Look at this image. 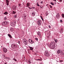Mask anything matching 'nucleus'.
Returning a JSON list of instances; mask_svg holds the SVG:
<instances>
[{"label":"nucleus","instance_id":"35","mask_svg":"<svg viewBox=\"0 0 64 64\" xmlns=\"http://www.w3.org/2000/svg\"><path fill=\"white\" fill-rule=\"evenodd\" d=\"M49 6H50V8H52V6H51V5H50Z\"/></svg>","mask_w":64,"mask_h":64},{"label":"nucleus","instance_id":"9","mask_svg":"<svg viewBox=\"0 0 64 64\" xmlns=\"http://www.w3.org/2000/svg\"><path fill=\"white\" fill-rule=\"evenodd\" d=\"M56 17L57 18H58V19H59V18H60L61 17V16H60V15H59V13L57 15H56Z\"/></svg>","mask_w":64,"mask_h":64},{"label":"nucleus","instance_id":"18","mask_svg":"<svg viewBox=\"0 0 64 64\" xmlns=\"http://www.w3.org/2000/svg\"><path fill=\"white\" fill-rule=\"evenodd\" d=\"M10 31H11L12 32L14 31V29L13 28H10Z\"/></svg>","mask_w":64,"mask_h":64},{"label":"nucleus","instance_id":"42","mask_svg":"<svg viewBox=\"0 0 64 64\" xmlns=\"http://www.w3.org/2000/svg\"><path fill=\"white\" fill-rule=\"evenodd\" d=\"M14 60L15 62L17 61V60H16V59H14Z\"/></svg>","mask_w":64,"mask_h":64},{"label":"nucleus","instance_id":"57","mask_svg":"<svg viewBox=\"0 0 64 64\" xmlns=\"http://www.w3.org/2000/svg\"><path fill=\"white\" fill-rule=\"evenodd\" d=\"M1 47H2V48L3 47V46H1Z\"/></svg>","mask_w":64,"mask_h":64},{"label":"nucleus","instance_id":"62","mask_svg":"<svg viewBox=\"0 0 64 64\" xmlns=\"http://www.w3.org/2000/svg\"><path fill=\"white\" fill-rule=\"evenodd\" d=\"M56 61H57V60H56Z\"/></svg>","mask_w":64,"mask_h":64},{"label":"nucleus","instance_id":"2","mask_svg":"<svg viewBox=\"0 0 64 64\" xmlns=\"http://www.w3.org/2000/svg\"><path fill=\"white\" fill-rule=\"evenodd\" d=\"M11 47L13 49H16L18 47V45L15 44H12L11 45Z\"/></svg>","mask_w":64,"mask_h":64},{"label":"nucleus","instance_id":"49","mask_svg":"<svg viewBox=\"0 0 64 64\" xmlns=\"http://www.w3.org/2000/svg\"><path fill=\"white\" fill-rule=\"evenodd\" d=\"M54 4H56V2H55L54 3Z\"/></svg>","mask_w":64,"mask_h":64},{"label":"nucleus","instance_id":"26","mask_svg":"<svg viewBox=\"0 0 64 64\" xmlns=\"http://www.w3.org/2000/svg\"><path fill=\"white\" fill-rule=\"evenodd\" d=\"M40 17L41 18L42 20L43 21H44V20L43 19V17H42V16H40Z\"/></svg>","mask_w":64,"mask_h":64},{"label":"nucleus","instance_id":"48","mask_svg":"<svg viewBox=\"0 0 64 64\" xmlns=\"http://www.w3.org/2000/svg\"><path fill=\"white\" fill-rule=\"evenodd\" d=\"M49 36H48V39H49Z\"/></svg>","mask_w":64,"mask_h":64},{"label":"nucleus","instance_id":"63","mask_svg":"<svg viewBox=\"0 0 64 64\" xmlns=\"http://www.w3.org/2000/svg\"><path fill=\"white\" fill-rule=\"evenodd\" d=\"M24 58H25V57H24Z\"/></svg>","mask_w":64,"mask_h":64},{"label":"nucleus","instance_id":"17","mask_svg":"<svg viewBox=\"0 0 64 64\" xmlns=\"http://www.w3.org/2000/svg\"><path fill=\"white\" fill-rule=\"evenodd\" d=\"M54 40L55 41L56 44H56V45H57V42H58V40H57V39H54Z\"/></svg>","mask_w":64,"mask_h":64},{"label":"nucleus","instance_id":"4","mask_svg":"<svg viewBox=\"0 0 64 64\" xmlns=\"http://www.w3.org/2000/svg\"><path fill=\"white\" fill-rule=\"evenodd\" d=\"M8 23V22H7L4 21V22H3L2 23V25L4 26H6Z\"/></svg>","mask_w":64,"mask_h":64},{"label":"nucleus","instance_id":"38","mask_svg":"<svg viewBox=\"0 0 64 64\" xmlns=\"http://www.w3.org/2000/svg\"><path fill=\"white\" fill-rule=\"evenodd\" d=\"M7 58V59H8V60H10V58L9 57H8Z\"/></svg>","mask_w":64,"mask_h":64},{"label":"nucleus","instance_id":"58","mask_svg":"<svg viewBox=\"0 0 64 64\" xmlns=\"http://www.w3.org/2000/svg\"><path fill=\"white\" fill-rule=\"evenodd\" d=\"M0 8H1V7H0Z\"/></svg>","mask_w":64,"mask_h":64},{"label":"nucleus","instance_id":"12","mask_svg":"<svg viewBox=\"0 0 64 64\" xmlns=\"http://www.w3.org/2000/svg\"><path fill=\"white\" fill-rule=\"evenodd\" d=\"M27 62L28 63H29L30 64H31L32 62H31V60H28L27 62Z\"/></svg>","mask_w":64,"mask_h":64},{"label":"nucleus","instance_id":"45","mask_svg":"<svg viewBox=\"0 0 64 64\" xmlns=\"http://www.w3.org/2000/svg\"><path fill=\"white\" fill-rule=\"evenodd\" d=\"M18 43L19 44H20V41H18Z\"/></svg>","mask_w":64,"mask_h":64},{"label":"nucleus","instance_id":"46","mask_svg":"<svg viewBox=\"0 0 64 64\" xmlns=\"http://www.w3.org/2000/svg\"><path fill=\"white\" fill-rule=\"evenodd\" d=\"M53 1H55V2H56V0H53Z\"/></svg>","mask_w":64,"mask_h":64},{"label":"nucleus","instance_id":"15","mask_svg":"<svg viewBox=\"0 0 64 64\" xmlns=\"http://www.w3.org/2000/svg\"><path fill=\"white\" fill-rule=\"evenodd\" d=\"M12 9L14 10H15L16 9V6H14L12 7Z\"/></svg>","mask_w":64,"mask_h":64},{"label":"nucleus","instance_id":"43","mask_svg":"<svg viewBox=\"0 0 64 64\" xmlns=\"http://www.w3.org/2000/svg\"><path fill=\"white\" fill-rule=\"evenodd\" d=\"M21 4H18L19 6H21Z\"/></svg>","mask_w":64,"mask_h":64},{"label":"nucleus","instance_id":"50","mask_svg":"<svg viewBox=\"0 0 64 64\" xmlns=\"http://www.w3.org/2000/svg\"><path fill=\"white\" fill-rule=\"evenodd\" d=\"M15 58H14L13 59V60H14Z\"/></svg>","mask_w":64,"mask_h":64},{"label":"nucleus","instance_id":"10","mask_svg":"<svg viewBox=\"0 0 64 64\" xmlns=\"http://www.w3.org/2000/svg\"><path fill=\"white\" fill-rule=\"evenodd\" d=\"M62 50H58L57 51V53L58 54H59L60 53H62Z\"/></svg>","mask_w":64,"mask_h":64},{"label":"nucleus","instance_id":"21","mask_svg":"<svg viewBox=\"0 0 64 64\" xmlns=\"http://www.w3.org/2000/svg\"><path fill=\"white\" fill-rule=\"evenodd\" d=\"M33 16H34L35 15V12H34L32 13Z\"/></svg>","mask_w":64,"mask_h":64},{"label":"nucleus","instance_id":"13","mask_svg":"<svg viewBox=\"0 0 64 64\" xmlns=\"http://www.w3.org/2000/svg\"><path fill=\"white\" fill-rule=\"evenodd\" d=\"M6 3L7 4V5L8 6L9 5V1L8 0H6Z\"/></svg>","mask_w":64,"mask_h":64},{"label":"nucleus","instance_id":"28","mask_svg":"<svg viewBox=\"0 0 64 64\" xmlns=\"http://www.w3.org/2000/svg\"><path fill=\"white\" fill-rule=\"evenodd\" d=\"M17 17V15H15L14 16V18H16Z\"/></svg>","mask_w":64,"mask_h":64},{"label":"nucleus","instance_id":"3","mask_svg":"<svg viewBox=\"0 0 64 64\" xmlns=\"http://www.w3.org/2000/svg\"><path fill=\"white\" fill-rule=\"evenodd\" d=\"M44 55L46 57H49L50 56V54L48 52L46 51L44 54Z\"/></svg>","mask_w":64,"mask_h":64},{"label":"nucleus","instance_id":"47","mask_svg":"<svg viewBox=\"0 0 64 64\" xmlns=\"http://www.w3.org/2000/svg\"><path fill=\"white\" fill-rule=\"evenodd\" d=\"M40 7L41 9H42H42H43V8H42V7H41V6H40Z\"/></svg>","mask_w":64,"mask_h":64},{"label":"nucleus","instance_id":"20","mask_svg":"<svg viewBox=\"0 0 64 64\" xmlns=\"http://www.w3.org/2000/svg\"><path fill=\"white\" fill-rule=\"evenodd\" d=\"M29 48H30V50H33V48L31 47H29Z\"/></svg>","mask_w":64,"mask_h":64},{"label":"nucleus","instance_id":"33","mask_svg":"<svg viewBox=\"0 0 64 64\" xmlns=\"http://www.w3.org/2000/svg\"><path fill=\"white\" fill-rule=\"evenodd\" d=\"M31 39H29V40H28V41L29 42H30H30L31 41Z\"/></svg>","mask_w":64,"mask_h":64},{"label":"nucleus","instance_id":"44","mask_svg":"<svg viewBox=\"0 0 64 64\" xmlns=\"http://www.w3.org/2000/svg\"><path fill=\"white\" fill-rule=\"evenodd\" d=\"M32 8H33V9H34V8H35V7H32Z\"/></svg>","mask_w":64,"mask_h":64},{"label":"nucleus","instance_id":"8","mask_svg":"<svg viewBox=\"0 0 64 64\" xmlns=\"http://www.w3.org/2000/svg\"><path fill=\"white\" fill-rule=\"evenodd\" d=\"M23 42H24V43H25V45H27V42L26 41V40L25 38H24L23 39Z\"/></svg>","mask_w":64,"mask_h":64},{"label":"nucleus","instance_id":"25","mask_svg":"<svg viewBox=\"0 0 64 64\" xmlns=\"http://www.w3.org/2000/svg\"><path fill=\"white\" fill-rule=\"evenodd\" d=\"M62 18H64V14H62Z\"/></svg>","mask_w":64,"mask_h":64},{"label":"nucleus","instance_id":"37","mask_svg":"<svg viewBox=\"0 0 64 64\" xmlns=\"http://www.w3.org/2000/svg\"><path fill=\"white\" fill-rule=\"evenodd\" d=\"M62 0H59V1L60 2H62Z\"/></svg>","mask_w":64,"mask_h":64},{"label":"nucleus","instance_id":"55","mask_svg":"<svg viewBox=\"0 0 64 64\" xmlns=\"http://www.w3.org/2000/svg\"><path fill=\"white\" fill-rule=\"evenodd\" d=\"M4 64H7V63H5Z\"/></svg>","mask_w":64,"mask_h":64},{"label":"nucleus","instance_id":"31","mask_svg":"<svg viewBox=\"0 0 64 64\" xmlns=\"http://www.w3.org/2000/svg\"><path fill=\"white\" fill-rule=\"evenodd\" d=\"M36 5L38 6H40V5H39V4H38V2H37L36 3Z\"/></svg>","mask_w":64,"mask_h":64},{"label":"nucleus","instance_id":"11","mask_svg":"<svg viewBox=\"0 0 64 64\" xmlns=\"http://www.w3.org/2000/svg\"><path fill=\"white\" fill-rule=\"evenodd\" d=\"M36 33L38 34V35L39 36H41V33L40 32L38 31V32H37Z\"/></svg>","mask_w":64,"mask_h":64},{"label":"nucleus","instance_id":"1","mask_svg":"<svg viewBox=\"0 0 64 64\" xmlns=\"http://www.w3.org/2000/svg\"><path fill=\"white\" fill-rule=\"evenodd\" d=\"M49 47L52 49H56V47L55 46L54 41H52L49 45Z\"/></svg>","mask_w":64,"mask_h":64},{"label":"nucleus","instance_id":"32","mask_svg":"<svg viewBox=\"0 0 64 64\" xmlns=\"http://www.w3.org/2000/svg\"><path fill=\"white\" fill-rule=\"evenodd\" d=\"M40 3L41 4H43V3H44V2L43 1H42L40 2Z\"/></svg>","mask_w":64,"mask_h":64},{"label":"nucleus","instance_id":"24","mask_svg":"<svg viewBox=\"0 0 64 64\" xmlns=\"http://www.w3.org/2000/svg\"><path fill=\"white\" fill-rule=\"evenodd\" d=\"M36 61H41V59H36L35 60Z\"/></svg>","mask_w":64,"mask_h":64},{"label":"nucleus","instance_id":"51","mask_svg":"<svg viewBox=\"0 0 64 64\" xmlns=\"http://www.w3.org/2000/svg\"><path fill=\"white\" fill-rule=\"evenodd\" d=\"M40 64H42V63L41 62V63H40Z\"/></svg>","mask_w":64,"mask_h":64},{"label":"nucleus","instance_id":"54","mask_svg":"<svg viewBox=\"0 0 64 64\" xmlns=\"http://www.w3.org/2000/svg\"><path fill=\"white\" fill-rule=\"evenodd\" d=\"M28 8H29V9H30V8L28 7Z\"/></svg>","mask_w":64,"mask_h":64},{"label":"nucleus","instance_id":"52","mask_svg":"<svg viewBox=\"0 0 64 64\" xmlns=\"http://www.w3.org/2000/svg\"><path fill=\"white\" fill-rule=\"evenodd\" d=\"M24 17H25V18H26V16H24Z\"/></svg>","mask_w":64,"mask_h":64},{"label":"nucleus","instance_id":"30","mask_svg":"<svg viewBox=\"0 0 64 64\" xmlns=\"http://www.w3.org/2000/svg\"><path fill=\"white\" fill-rule=\"evenodd\" d=\"M4 20H6L7 19V17H5L4 18Z\"/></svg>","mask_w":64,"mask_h":64},{"label":"nucleus","instance_id":"41","mask_svg":"<svg viewBox=\"0 0 64 64\" xmlns=\"http://www.w3.org/2000/svg\"><path fill=\"white\" fill-rule=\"evenodd\" d=\"M48 27L50 28H51V26H50V25L48 26Z\"/></svg>","mask_w":64,"mask_h":64},{"label":"nucleus","instance_id":"22","mask_svg":"<svg viewBox=\"0 0 64 64\" xmlns=\"http://www.w3.org/2000/svg\"><path fill=\"white\" fill-rule=\"evenodd\" d=\"M34 43V42L31 40V42H30V43H31V44H33V43Z\"/></svg>","mask_w":64,"mask_h":64},{"label":"nucleus","instance_id":"7","mask_svg":"<svg viewBox=\"0 0 64 64\" xmlns=\"http://www.w3.org/2000/svg\"><path fill=\"white\" fill-rule=\"evenodd\" d=\"M15 24V23L14 22H12L10 23V25L12 26H14Z\"/></svg>","mask_w":64,"mask_h":64},{"label":"nucleus","instance_id":"6","mask_svg":"<svg viewBox=\"0 0 64 64\" xmlns=\"http://www.w3.org/2000/svg\"><path fill=\"white\" fill-rule=\"evenodd\" d=\"M3 50L4 52V53H6L7 52V49L5 48H3Z\"/></svg>","mask_w":64,"mask_h":64},{"label":"nucleus","instance_id":"60","mask_svg":"<svg viewBox=\"0 0 64 64\" xmlns=\"http://www.w3.org/2000/svg\"><path fill=\"white\" fill-rule=\"evenodd\" d=\"M42 7H43V6H42Z\"/></svg>","mask_w":64,"mask_h":64},{"label":"nucleus","instance_id":"16","mask_svg":"<svg viewBox=\"0 0 64 64\" xmlns=\"http://www.w3.org/2000/svg\"><path fill=\"white\" fill-rule=\"evenodd\" d=\"M8 36L10 38H12V36L10 34H8Z\"/></svg>","mask_w":64,"mask_h":64},{"label":"nucleus","instance_id":"29","mask_svg":"<svg viewBox=\"0 0 64 64\" xmlns=\"http://www.w3.org/2000/svg\"><path fill=\"white\" fill-rule=\"evenodd\" d=\"M50 4H51V5H52V6L54 5V3L52 2H50Z\"/></svg>","mask_w":64,"mask_h":64},{"label":"nucleus","instance_id":"56","mask_svg":"<svg viewBox=\"0 0 64 64\" xmlns=\"http://www.w3.org/2000/svg\"><path fill=\"white\" fill-rule=\"evenodd\" d=\"M5 55L4 56L5 57Z\"/></svg>","mask_w":64,"mask_h":64},{"label":"nucleus","instance_id":"19","mask_svg":"<svg viewBox=\"0 0 64 64\" xmlns=\"http://www.w3.org/2000/svg\"><path fill=\"white\" fill-rule=\"evenodd\" d=\"M4 14V15H7V14H8V13L7 12H5Z\"/></svg>","mask_w":64,"mask_h":64},{"label":"nucleus","instance_id":"61","mask_svg":"<svg viewBox=\"0 0 64 64\" xmlns=\"http://www.w3.org/2000/svg\"><path fill=\"white\" fill-rule=\"evenodd\" d=\"M19 25L18 26V27H19Z\"/></svg>","mask_w":64,"mask_h":64},{"label":"nucleus","instance_id":"59","mask_svg":"<svg viewBox=\"0 0 64 64\" xmlns=\"http://www.w3.org/2000/svg\"><path fill=\"white\" fill-rule=\"evenodd\" d=\"M24 19H26V18H24Z\"/></svg>","mask_w":64,"mask_h":64},{"label":"nucleus","instance_id":"34","mask_svg":"<svg viewBox=\"0 0 64 64\" xmlns=\"http://www.w3.org/2000/svg\"><path fill=\"white\" fill-rule=\"evenodd\" d=\"M63 62V61L62 60H61L59 62L60 63H61V62Z\"/></svg>","mask_w":64,"mask_h":64},{"label":"nucleus","instance_id":"5","mask_svg":"<svg viewBox=\"0 0 64 64\" xmlns=\"http://www.w3.org/2000/svg\"><path fill=\"white\" fill-rule=\"evenodd\" d=\"M38 25L39 26L41 25L42 24V22H41V21L40 20H39L38 21Z\"/></svg>","mask_w":64,"mask_h":64},{"label":"nucleus","instance_id":"27","mask_svg":"<svg viewBox=\"0 0 64 64\" xmlns=\"http://www.w3.org/2000/svg\"><path fill=\"white\" fill-rule=\"evenodd\" d=\"M61 53L60 54L61 55H64V53L62 52H61Z\"/></svg>","mask_w":64,"mask_h":64},{"label":"nucleus","instance_id":"36","mask_svg":"<svg viewBox=\"0 0 64 64\" xmlns=\"http://www.w3.org/2000/svg\"><path fill=\"white\" fill-rule=\"evenodd\" d=\"M60 22L61 23H62V22H63V21H62V20H60Z\"/></svg>","mask_w":64,"mask_h":64},{"label":"nucleus","instance_id":"40","mask_svg":"<svg viewBox=\"0 0 64 64\" xmlns=\"http://www.w3.org/2000/svg\"><path fill=\"white\" fill-rule=\"evenodd\" d=\"M5 58H6V59H8L7 58H8V57H5Z\"/></svg>","mask_w":64,"mask_h":64},{"label":"nucleus","instance_id":"14","mask_svg":"<svg viewBox=\"0 0 64 64\" xmlns=\"http://www.w3.org/2000/svg\"><path fill=\"white\" fill-rule=\"evenodd\" d=\"M30 4L29 2H28L26 4V6L27 7H29L30 6Z\"/></svg>","mask_w":64,"mask_h":64},{"label":"nucleus","instance_id":"39","mask_svg":"<svg viewBox=\"0 0 64 64\" xmlns=\"http://www.w3.org/2000/svg\"><path fill=\"white\" fill-rule=\"evenodd\" d=\"M35 39H36V41H38V38H35Z\"/></svg>","mask_w":64,"mask_h":64},{"label":"nucleus","instance_id":"53","mask_svg":"<svg viewBox=\"0 0 64 64\" xmlns=\"http://www.w3.org/2000/svg\"><path fill=\"white\" fill-rule=\"evenodd\" d=\"M32 9V8H30V9Z\"/></svg>","mask_w":64,"mask_h":64},{"label":"nucleus","instance_id":"23","mask_svg":"<svg viewBox=\"0 0 64 64\" xmlns=\"http://www.w3.org/2000/svg\"><path fill=\"white\" fill-rule=\"evenodd\" d=\"M16 13V12H14V11H12V14H15Z\"/></svg>","mask_w":64,"mask_h":64}]
</instances>
